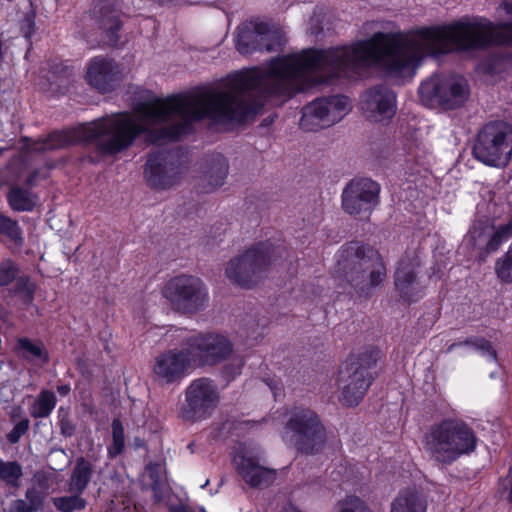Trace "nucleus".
<instances>
[{
  "mask_svg": "<svg viewBox=\"0 0 512 512\" xmlns=\"http://www.w3.org/2000/svg\"><path fill=\"white\" fill-rule=\"evenodd\" d=\"M148 476L151 481L150 486L154 492V496L157 500L161 499V491L163 486V481L161 477V465L159 463H150L147 466Z\"/></svg>",
  "mask_w": 512,
  "mask_h": 512,
  "instance_id": "nucleus-40",
  "label": "nucleus"
},
{
  "mask_svg": "<svg viewBox=\"0 0 512 512\" xmlns=\"http://www.w3.org/2000/svg\"><path fill=\"white\" fill-rule=\"evenodd\" d=\"M23 476L22 465L18 461H4L0 458V480L6 485L19 488Z\"/></svg>",
  "mask_w": 512,
  "mask_h": 512,
  "instance_id": "nucleus-28",
  "label": "nucleus"
},
{
  "mask_svg": "<svg viewBox=\"0 0 512 512\" xmlns=\"http://www.w3.org/2000/svg\"><path fill=\"white\" fill-rule=\"evenodd\" d=\"M228 161L221 154L212 155L209 161V168L205 172L202 181H207V186H202L203 192H210L224 184L228 174Z\"/></svg>",
  "mask_w": 512,
  "mask_h": 512,
  "instance_id": "nucleus-25",
  "label": "nucleus"
},
{
  "mask_svg": "<svg viewBox=\"0 0 512 512\" xmlns=\"http://www.w3.org/2000/svg\"><path fill=\"white\" fill-rule=\"evenodd\" d=\"M125 447L124 428L119 419L112 421V443L108 446V455L115 458L121 454Z\"/></svg>",
  "mask_w": 512,
  "mask_h": 512,
  "instance_id": "nucleus-32",
  "label": "nucleus"
},
{
  "mask_svg": "<svg viewBox=\"0 0 512 512\" xmlns=\"http://www.w3.org/2000/svg\"><path fill=\"white\" fill-rule=\"evenodd\" d=\"M208 483H209V480H207L202 487H205L206 485H208Z\"/></svg>",
  "mask_w": 512,
  "mask_h": 512,
  "instance_id": "nucleus-54",
  "label": "nucleus"
},
{
  "mask_svg": "<svg viewBox=\"0 0 512 512\" xmlns=\"http://www.w3.org/2000/svg\"><path fill=\"white\" fill-rule=\"evenodd\" d=\"M473 156L491 167H505L512 156V126L502 122H489L478 132Z\"/></svg>",
  "mask_w": 512,
  "mask_h": 512,
  "instance_id": "nucleus-8",
  "label": "nucleus"
},
{
  "mask_svg": "<svg viewBox=\"0 0 512 512\" xmlns=\"http://www.w3.org/2000/svg\"><path fill=\"white\" fill-rule=\"evenodd\" d=\"M18 345L20 349H22L25 354V358H35L41 360L43 363H47L49 360V355L43 344L34 343L28 338H21L18 340Z\"/></svg>",
  "mask_w": 512,
  "mask_h": 512,
  "instance_id": "nucleus-33",
  "label": "nucleus"
},
{
  "mask_svg": "<svg viewBox=\"0 0 512 512\" xmlns=\"http://www.w3.org/2000/svg\"><path fill=\"white\" fill-rule=\"evenodd\" d=\"M72 70L63 65H55L51 71V76L48 78L50 81V91L64 92L71 82Z\"/></svg>",
  "mask_w": 512,
  "mask_h": 512,
  "instance_id": "nucleus-31",
  "label": "nucleus"
},
{
  "mask_svg": "<svg viewBox=\"0 0 512 512\" xmlns=\"http://www.w3.org/2000/svg\"><path fill=\"white\" fill-rule=\"evenodd\" d=\"M88 159L91 163H96L98 161V159L94 158L92 155L88 156Z\"/></svg>",
  "mask_w": 512,
  "mask_h": 512,
  "instance_id": "nucleus-52",
  "label": "nucleus"
},
{
  "mask_svg": "<svg viewBox=\"0 0 512 512\" xmlns=\"http://www.w3.org/2000/svg\"><path fill=\"white\" fill-rule=\"evenodd\" d=\"M8 202L15 211H31L35 206L32 193L21 187H13L8 193Z\"/></svg>",
  "mask_w": 512,
  "mask_h": 512,
  "instance_id": "nucleus-30",
  "label": "nucleus"
},
{
  "mask_svg": "<svg viewBox=\"0 0 512 512\" xmlns=\"http://www.w3.org/2000/svg\"><path fill=\"white\" fill-rule=\"evenodd\" d=\"M46 496L47 494L33 486L25 492L26 500L35 512L42 510Z\"/></svg>",
  "mask_w": 512,
  "mask_h": 512,
  "instance_id": "nucleus-42",
  "label": "nucleus"
},
{
  "mask_svg": "<svg viewBox=\"0 0 512 512\" xmlns=\"http://www.w3.org/2000/svg\"><path fill=\"white\" fill-rule=\"evenodd\" d=\"M257 114V68L229 79L223 89H203L139 103L136 114L99 118L67 131L52 132L36 150L76 143L92 144L97 157H113L143 135L148 145L178 140L192 123L210 118L220 124L242 123Z\"/></svg>",
  "mask_w": 512,
  "mask_h": 512,
  "instance_id": "nucleus-1",
  "label": "nucleus"
},
{
  "mask_svg": "<svg viewBox=\"0 0 512 512\" xmlns=\"http://www.w3.org/2000/svg\"><path fill=\"white\" fill-rule=\"evenodd\" d=\"M82 494L70 492L69 495L52 498V503L59 512L83 511L87 506V500L82 497Z\"/></svg>",
  "mask_w": 512,
  "mask_h": 512,
  "instance_id": "nucleus-27",
  "label": "nucleus"
},
{
  "mask_svg": "<svg viewBox=\"0 0 512 512\" xmlns=\"http://www.w3.org/2000/svg\"><path fill=\"white\" fill-rule=\"evenodd\" d=\"M57 403V398L52 391L42 390L30 408V415L37 418L48 417Z\"/></svg>",
  "mask_w": 512,
  "mask_h": 512,
  "instance_id": "nucleus-26",
  "label": "nucleus"
},
{
  "mask_svg": "<svg viewBox=\"0 0 512 512\" xmlns=\"http://www.w3.org/2000/svg\"><path fill=\"white\" fill-rule=\"evenodd\" d=\"M283 440L300 454L321 453L327 442V432L319 415L305 407L294 408L286 421Z\"/></svg>",
  "mask_w": 512,
  "mask_h": 512,
  "instance_id": "nucleus-6",
  "label": "nucleus"
},
{
  "mask_svg": "<svg viewBox=\"0 0 512 512\" xmlns=\"http://www.w3.org/2000/svg\"><path fill=\"white\" fill-rule=\"evenodd\" d=\"M422 103L428 107L454 110L465 104L470 96L467 80L458 74H435L419 87Z\"/></svg>",
  "mask_w": 512,
  "mask_h": 512,
  "instance_id": "nucleus-9",
  "label": "nucleus"
},
{
  "mask_svg": "<svg viewBox=\"0 0 512 512\" xmlns=\"http://www.w3.org/2000/svg\"><path fill=\"white\" fill-rule=\"evenodd\" d=\"M0 234L5 235L17 245H21L23 242L21 228L17 221L4 215H0Z\"/></svg>",
  "mask_w": 512,
  "mask_h": 512,
  "instance_id": "nucleus-35",
  "label": "nucleus"
},
{
  "mask_svg": "<svg viewBox=\"0 0 512 512\" xmlns=\"http://www.w3.org/2000/svg\"><path fill=\"white\" fill-rule=\"evenodd\" d=\"M482 340V337H471L467 338L466 340L458 343H453L448 347V352L452 351L455 347H459L462 345H467L473 348H477V346L480 344V341Z\"/></svg>",
  "mask_w": 512,
  "mask_h": 512,
  "instance_id": "nucleus-48",
  "label": "nucleus"
},
{
  "mask_svg": "<svg viewBox=\"0 0 512 512\" xmlns=\"http://www.w3.org/2000/svg\"><path fill=\"white\" fill-rule=\"evenodd\" d=\"M87 17L93 22L94 27L103 30L109 46L118 44V31L122 27V21L121 10L116 0H96Z\"/></svg>",
  "mask_w": 512,
  "mask_h": 512,
  "instance_id": "nucleus-18",
  "label": "nucleus"
},
{
  "mask_svg": "<svg viewBox=\"0 0 512 512\" xmlns=\"http://www.w3.org/2000/svg\"><path fill=\"white\" fill-rule=\"evenodd\" d=\"M381 358L378 348H370L358 355H351L341 368L338 377L340 400L347 406H356L363 399L372 381L370 371Z\"/></svg>",
  "mask_w": 512,
  "mask_h": 512,
  "instance_id": "nucleus-7",
  "label": "nucleus"
},
{
  "mask_svg": "<svg viewBox=\"0 0 512 512\" xmlns=\"http://www.w3.org/2000/svg\"><path fill=\"white\" fill-rule=\"evenodd\" d=\"M20 273V268L11 259H5L0 263V286L5 287L13 283Z\"/></svg>",
  "mask_w": 512,
  "mask_h": 512,
  "instance_id": "nucleus-37",
  "label": "nucleus"
},
{
  "mask_svg": "<svg viewBox=\"0 0 512 512\" xmlns=\"http://www.w3.org/2000/svg\"><path fill=\"white\" fill-rule=\"evenodd\" d=\"M495 272L502 282L512 283V247L496 261Z\"/></svg>",
  "mask_w": 512,
  "mask_h": 512,
  "instance_id": "nucleus-36",
  "label": "nucleus"
},
{
  "mask_svg": "<svg viewBox=\"0 0 512 512\" xmlns=\"http://www.w3.org/2000/svg\"><path fill=\"white\" fill-rule=\"evenodd\" d=\"M512 237V218L505 225L499 226L486 244V252L491 253L499 249L503 242Z\"/></svg>",
  "mask_w": 512,
  "mask_h": 512,
  "instance_id": "nucleus-34",
  "label": "nucleus"
},
{
  "mask_svg": "<svg viewBox=\"0 0 512 512\" xmlns=\"http://www.w3.org/2000/svg\"><path fill=\"white\" fill-rule=\"evenodd\" d=\"M476 446L474 430L459 418H443L430 425L423 436L425 452L431 460L442 465H450L471 454Z\"/></svg>",
  "mask_w": 512,
  "mask_h": 512,
  "instance_id": "nucleus-4",
  "label": "nucleus"
},
{
  "mask_svg": "<svg viewBox=\"0 0 512 512\" xmlns=\"http://www.w3.org/2000/svg\"><path fill=\"white\" fill-rule=\"evenodd\" d=\"M284 253V248L270 241L258 242L233 257L226 266L225 275L242 288H250L263 279L271 265Z\"/></svg>",
  "mask_w": 512,
  "mask_h": 512,
  "instance_id": "nucleus-5",
  "label": "nucleus"
},
{
  "mask_svg": "<svg viewBox=\"0 0 512 512\" xmlns=\"http://www.w3.org/2000/svg\"><path fill=\"white\" fill-rule=\"evenodd\" d=\"M216 384L210 378L193 380L185 390V402L180 417L186 422H196L209 417L219 402Z\"/></svg>",
  "mask_w": 512,
  "mask_h": 512,
  "instance_id": "nucleus-12",
  "label": "nucleus"
},
{
  "mask_svg": "<svg viewBox=\"0 0 512 512\" xmlns=\"http://www.w3.org/2000/svg\"><path fill=\"white\" fill-rule=\"evenodd\" d=\"M26 182H27L28 185H31L32 184V177H29Z\"/></svg>",
  "mask_w": 512,
  "mask_h": 512,
  "instance_id": "nucleus-53",
  "label": "nucleus"
},
{
  "mask_svg": "<svg viewBox=\"0 0 512 512\" xmlns=\"http://www.w3.org/2000/svg\"><path fill=\"white\" fill-rule=\"evenodd\" d=\"M85 79L99 92L107 93L116 89L120 84L122 73L119 65L113 59L97 56L89 61Z\"/></svg>",
  "mask_w": 512,
  "mask_h": 512,
  "instance_id": "nucleus-19",
  "label": "nucleus"
},
{
  "mask_svg": "<svg viewBox=\"0 0 512 512\" xmlns=\"http://www.w3.org/2000/svg\"><path fill=\"white\" fill-rule=\"evenodd\" d=\"M172 309L182 314H195L203 310L209 300L207 287L196 276L182 274L172 278L163 291Z\"/></svg>",
  "mask_w": 512,
  "mask_h": 512,
  "instance_id": "nucleus-10",
  "label": "nucleus"
},
{
  "mask_svg": "<svg viewBox=\"0 0 512 512\" xmlns=\"http://www.w3.org/2000/svg\"><path fill=\"white\" fill-rule=\"evenodd\" d=\"M242 366L243 360L241 358H237L233 360V363L228 364L224 367V372L228 377L234 378L236 375L240 373Z\"/></svg>",
  "mask_w": 512,
  "mask_h": 512,
  "instance_id": "nucleus-45",
  "label": "nucleus"
},
{
  "mask_svg": "<svg viewBox=\"0 0 512 512\" xmlns=\"http://www.w3.org/2000/svg\"><path fill=\"white\" fill-rule=\"evenodd\" d=\"M178 149H157L148 154L144 176L149 187L166 190L180 182L183 159Z\"/></svg>",
  "mask_w": 512,
  "mask_h": 512,
  "instance_id": "nucleus-11",
  "label": "nucleus"
},
{
  "mask_svg": "<svg viewBox=\"0 0 512 512\" xmlns=\"http://www.w3.org/2000/svg\"><path fill=\"white\" fill-rule=\"evenodd\" d=\"M11 512H35L29 503L23 499L13 501L11 505Z\"/></svg>",
  "mask_w": 512,
  "mask_h": 512,
  "instance_id": "nucleus-47",
  "label": "nucleus"
},
{
  "mask_svg": "<svg viewBox=\"0 0 512 512\" xmlns=\"http://www.w3.org/2000/svg\"><path fill=\"white\" fill-rule=\"evenodd\" d=\"M282 45L281 32L265 22L250 21L237 28L236 48L241 54L278 51Z\"/></svg>",
  "mask_w": 512,
  "mask_h": 512,
  "instance_id": "nucleus-16",
  "label": "nucleus"
},
{
  "mask_svg": "<svg viewBox=\"0 0 512 512\" xmlns=\"http://www.w3.org/2000/svg\"><path fill=\"white\" fill-rule=\"evenodd\" d=\"M476 350L480 351L482 354H488L490 358L494 361L497 360L496 351L493 349L491 342L486 340L485 338H482Z\"/></svg>",
  "mask_w": 512,
  "mask_h": 512,
  "instance_id": "nucleus-46",
  "label": "nucleus"
},
{
  "mask_svg": "<svg viewBox=\"0 0 512 512\" xmlns=\"http://www.w3.org/2000/svg\"><path fill=\"white\" fill-rule=\"evenodd\" d=\"M58 425L62 436L66 438L74 436L76 432V424L71 418L69 408L60 407L58 409Z\"/></svg>",
  "mask_w": 512,
  "mask_h": 512,
  "instance_id": "nucleus-38",
  "label": "nucleus"
},
{
  "mask_svg": "<svg viewBox=\"0 0 512 512\" xmlns=\"http://www.w3.org/2000/svg\"><path fill=\"white\" fill-rule=\"evenodd\" d=\"M504 485L509 490V501L512 503V466L509 468L508 474L505 477Z\"/></svg>",
  "mask_w": 512,
  "mask_h": 512,
  "instance_id": "nucleus-49",
  "label": "nucleus"
},
{
  "mask_svg": "<svg viewBox=\"0 0 512 512\" xmlns=\"http://www.w3.org/2000/svg\"><path fill=\"white\" fill-rule=\"evenodd\" d=\"M428 500L416 488L401 489L390 503V512H427Z\"/></svg>",
  "mask_w": 512,
  "mask_h": 512,
  "instance_id": "nucleus-23",
  "label": "nucleus"
},
{
  "mask_svg": "<svg viewBox=\"0 0 512 512\" xmlns=\"http://www.w3.org/2000/svg\"><path fill=\"white\" fill-rule=\"evenodd\" d=\"M71 388L68 384L58 385L57 386V392L60 396H66L70 393Z\"/></svg>",
  "mask_w": 512,
  "mask_h": 512,
  "instance_id": "nucleus-51",
  "label": "nucleus"
},
{
  "mask_svg": "<svg viewBox=\"0 0 512 512\" xmlns=\"http://www.w3.org/2000/svg\"><path fill=\"white\" fill-rule=\"evenodd\" d=\"M238 473L252 487H267L276 478L275 470L258 465L252 458L242 456L237 461Z\"/></svg>",
  "mask_w": 512,
  "mask_h": 512,
  "instance_id": "nucleus-22",
  "label": "nucleus"
},
{
  "mask_svg": "<svg viewBox=\"0 0 512 512\" xmlns=\"http://www.w3.org/2000/svg\"><path fill=\"white\" fill-rule=\"evenodd\" d=\"M36 284L28 275H21L15 280L14 286L8 290L9 296H20L23 304L31 305L34 301Z\"/></svg>",
  "mask_w": 512,
  "mask_h": 512,
  "instance_id": "nucleus-29",
  "label": "nucleus"
},
{
  "mask_svg": "<svg viewBox=\"0 0 512 512\" xmlns=\"http://www.w3.org/2000/svg\"><path fill=\"white\" fill-rule=\"evenodd\" d=\"M361 109L373 121L390 119L396 111V95L385 85H376L365 92Z\"/></svg>",
  "mask_w": 512,
  "mask_h": 512,
  "instance_id": "nucleus-20",
  "label": "nucleus"
},
{
  "mask_svg": "<svg viewBox=\"0 0 512 512\" xmlns=\"http://www.w3.org/2000/svg\"><path fill=\"white\" fill-rule=\"evenodd\" d=\"M35 16L33 14H27L21 21L20 31L22 35L29 39L35 32Z\"/></svg>",
  "mask_w": 512,
  "mask_h": 512,
  "instance_id": "nucleus-44",
  "label": "nucleus"
},
{
  "mask_svg": "<svg viewBox=\"0 0 512 512\" xmlns=\"http://www.w3.org/2000/svg\"><path fill=\"white\" fill-rule=\"evenodd\" d=\"M95 471V464L83 456L75 461L67 481L69 492L83 493L92 480Z\"/></svg>",
  "mask_w": 512,
  "mask_h": 512,
  "instance_id": "nucleus-24",
  "label": "nucleus"
},
{
  "mask_svg": "<svg viewBox=\"0 0 512 512\" xmlns=\"http://www.w3.org/2000/svg\"><path fill=\"white\" fill-rule=\"evenodd\" d=\"M32 481L33 487H36L38 490L48 494L49 490L54 485V475L53 473L40 470L33 475Z\"/></svg>",
  "mask_w": 512,
  "mask_h": 512,
  "instance_id": "nucleus-41",
  "label": "nucleus"
},
{
  "mask_svg": "<svg viewBox=\"0 0 512 512\" xmlns=\"http://www.w3.org/2000/svg\"><path fill=\"white\" fill-rule=\"evenodd\" d=\"M506 23L496 27L485 18L461 19L450 25L426 27L408 35L377 32L351 46L316 49V84L336 77H351L372 66L391 77H411L426 56L512 45V0L497 8Z\"/></svg>",
  "mask_w": 512,
  "mask_h": 512,
  "instance_id": "nucleus-2",
  "label": "nucleus"
},
{
  "mask_svg": "<svg viewBox=\"0 0 512 512\" xmlns=\"http://www.w3.org/2000/svg\"><path fill=\"white\" fill-rule=\"evenodd\" d=\"M189 368H196L188 347L168 350L155 358L153 375L163 384L179 382Z\"/></svg>",
  "mask_w": 512,
  "mask_h": 512,
  "instance_id": "nucleus-17",
  "label": "nucleus"
},
{
  "mask_svg": "<svg viewBox=\"0 0 512 512\" xmlns=\"http://www.w3.org/2000/svg\"><path fill=\"white\" fill-rule=\"evenodd\" d=\"M349 111V100L343 95L318 98L302 108L299 125L305 131H317L339 122Z\"/></svg>",
  "mask_w": 512,
  "mask_h": 512,
  "instance_id": "nucleus-13",
  "label": "nucleus"
},
{
  "mask_svg": "<svg viewBox=\"0 0 512 512\" xmlns=\"http://www.w3.org/2000/svg\"><path fill=\"white\" fill-rule=\"evenodd\" d=\"M170 512H193L189 507L179 504V505H172L169 508Z\"/></svg>",
  "mask_w": 512,
  "mask_h": 512,
  "instance_id": "nucleus-50",
  "label": "nucleus"
},
{
  "mask_svg": "<svg viewBox=\"0 0 512 512\" xmlns=\"http://www.w3.org/2000/svg\"><path fill=\"white\" fill-rule=\"evenodd\" d=\"M29 427L30 420L26 417L20 420L18 423H16L13 429L6 435L8 443H18L21 437L28 432Z\"/></svg>",
  "mask_w": 512,
  "mask_h": 512,
  "instance_id": "nucleus-43",
  "label": "nucleus"
},
{
  "mask_svg": "<svg viewBox=\"0 0 512 512\" xmlns=\"http://www.w3.org/2000/svg\"><path fill=\"white\" fill-rule=\"evenodd\" d=\"M196 367L215 366L233 353L232 342L219 333H199L184 340Z\"/></svg>",
  "mask_w": 512,
  "mask_h": 512,
  "instance_id": "nucleus-14",
  "label": "nucleus"
},
{
  "mask_svg": "<svg viewBox=\"0 0 512 512\" xmlns=\"http://www.w3.org/2000/svg\"><path fill=\"white\" fill-rule=\"evenodd\" d=\"M420 258L415 251L406 252L400 259L395 271V287L401 297L406 301H414L413 285L417 279V269L420 267Z\"/></svg>",
  "mask_w": 512,
  "mask_h": 512,
  "instance_id": "nucleus-21",
  "label": "nucleus"
},
{
  "mask_svg": "<svg viewBox=\"0 0 512 512\" xmlns=\"http://www.w3.org/2000/svg\"><path fill=\"white\" fill-rule=\"evenodd\" d=\"M339 512H372L369 506L359 497L347 496L338 503Z\"/></svg>",
  "mask_w": 512,
  "mask_h": 512,
  "instance_id": "nucleus-39",
  "label": "nucleus"
},
{
  "mask_svg": "<svg viewBox=\"0 0 512 512\" xmlns=\"http://www.w3.org/2000/svg\"><path fill=\"white\" fill-rule=\"evenodd\" d=\"M381 187L370 178H354L344 187L341 207L351 216H370L380 203Z\"/></svg>",
  "mask_w": 512,
  "mask_h": 512,
  "instance_id": "nucleus-15",
  "label": "nucleus"
},
{
  "mask_svg": "<svg viewBox=\"0 0 512 512\" xmlns=\"http://www.w3.org/2000/svg\"><path fill=\"white\" fill-rule=\"evenodd\" d=\"M335 275L345 281L356 296L369 299L385 281L387 269L377 249L351 241L338 252Z\"/></svg>",
  "mask_w": 512,
  "mask_h": 512,
  "instance_id": "nucleus-3",
  "label": "nucleus"
}]
</instances>
